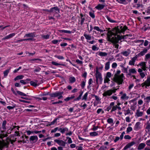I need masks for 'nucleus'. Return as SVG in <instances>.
<instances>
[{
    "instance_id": "nucleus-46",
    "label": "nucleus",
    "mask_w": 150,
    "mask_h": 150,
    "mask_svg": "<svg viewBox=\"0 0 150 150\" xmlns=\"http://www.w3.org/2000/svg\"><path fill=\"white\" fill-rule=\"evenodd\" d=\"M117 1L120 4H126L127 2L126 1V0H117Z\"/></svg>"
},
{
    "instance_id": "nucleus-10",
    "label": "nucleus",
    "mask_w": 150,
    "mask_h": 150,
    "mask_svg": "<svg viewBox=\"0 0 150 150\" xmlns=\"http://www.w3.org/2000/svg\"><path fill=\"white\" fill-rule=\"evenodd\" d=\"M125 134V132L124 131L121 133V135L120 136V137H116L115 139L114 140V142L115 143H116L120 139L122 140L123 139L124 135Z\"/></svg>"
},
{
    "instance_id": "nucleus-11",
    "label": "nucleus",
    "mask_w": 150,
    "mask_h": 150,
    "mask_svg": "<svg viewBox=\"0 0 150 150\" xmlns=\"http://www.w3.org/2000/svg\"><path fill=\"white\" fill-rule=\"evenodd\" d=\"M137 58V55L136 56L132 58L131 60H130L129 62V64L130 65L134 66L135 63Z\"/></svg>"
},
{
    "instance_id": "nucleus-31",
    "label": "nucleus",
    "mask_w": 150,
    "mask_h": 150,
    "mask_svg": "<svg viewBox=\"0 0 150 150\" xmlns=\"http://www.w3.org/2000/svg\"><path fill=\"white\" fill-rule=\"evenodd\" d=\"M105 5L103 4H99L96 6V8L98 10H100L103 9Z\"/></svg>"
},
{
    "instance_id": "nucleus-21",
    "label": "nucleus",
    "mask_w": 150,
    "mask_h": 150,
    "mask_svg": "<svg viewBox=\"0 0 150 150\" xmlns=\"http://www.w3.org/2000/svg\"><path fill=\"white\" fill-rule=\"evenodd\" d=\"M68 129L67 127H65L64 128H59V131H60V132L62 134L64 133L65 132H68Z\"/></svg>"
},
{
    "instance_id": "nucleus-49",
    "label": "nucleus",
    "mask_w": 150,
    "mask_h": 150,
    "mask_svg": "<svg viewBox=\"0 0 150 150\" xmlns=\"http://www.w3.org/2000/svg\"><path fill=\"white\" fill-rule=\"evenodd\" d=\"M90 16L92 18H94L95 17V16L93 11H90L89 12Z\"/></svg>"
},
{
    "instance_id": "nucleus-64",
    "label": "nucleus",
    "mask_w": 150,
    "mask_h": 150,
    "mask_svg": "<svg viewBox=\"0 0 150 150\" xmlns=\"http://www.w3.org/2000/svg\"><path fill=\"white\" fill-rule=\"evenodd\" d=\"M76 62L78 64H82L83 63V62L82 61H80L79 59H76Z\"/></svg>"
},
{
    "instance_id": "nucleus-38",
    "label": "nucleus",
    "mask_w": 150,
    "mask_h": 150,
    "mask_svg": "<svg viewBox=\"0 0 150 150\" xmlns=\"http://www.w3.org/2000/svg\"><path fill=\"white\" fill-rule=\"evenodd\" d=\"M144 60L146 61L150 60V54L148 53L146 55Z\"/></svg>"
},
{
    "instance_id": "nucleus-44",
    "label": "nucleus",
    "mask_w": 150,
    "mask_h": 150,
    "mask_svg": "<svg viewBox=\"0 0 150 150\" xmlns=\"http://www.w3.org/2000/svg\"><path fill=\"white\" fill-rule=\"evenodd\" d=\"M99 48L95 45H93L92 47V49L93 51H98Z\"/></svg>"
},
{
    "instance_id": "nucleus-15",
    "label": "nucleus",
    "mask_w": 150,
    "mask_h": 150,
    "mask_svg": "<svg viewBox=\"0 0 150 150\" xmlns=\"http://www.w3.org/2000/svg\"><path fill=\"white\" fill-rule=\"evenodd\" d=\"M141 123L139 122H136L134 127V129L135 131H138L141 129Z\"/></svg>"
},
{
    "instance_id": "nucleus-33",
    "label": "nucleus",
    "mask_w": 150,
    "mask_h": 150,
    "mask_svg": "<svg viewBox=\"0 0 150 150\" xmlns=\"http://www.w3.org/2000/svg\"><path fill=\"white\" fill-rule=\"evenodd\" d=\"M121 54H122L124 56H127L129 54L130 52L129 50L121 52Z\"/></svg>"
},
{
    "instance_id": "nucleus-13",
    "label": "nucleus",
    "mask_w": 150,
    "mask_h": 150,
    "mask_svg": "<svg viewBox=\"0 0 150 150\" xmlns=\"http://www.w3.org/2000/svg\"><path fill=\"white\" fill-rule=\"evenodd\" d=\"M144 112H143L140 111L138 109L136 110L135 116L137 118L142 116Z\"/></svg>"
},
{
    "instance_id": "nucleus-59",
    "label": "nucleus",
    "mask_w": 150,
    "mask_h": 150,
    "mask_svg": "<svg viewBox=\"0 0 150 150\" xmlns=\"http://www.w3.org/2000/svg\"><path fill=\"white\" fill-rule=\"evenodd\" d=\"M101 112H102V113H103L104 112V111L101 108L98 109L97 111V113L98 114L100 113Z\"/></svg>"
},
{
    "instance_id": "nucleus-12",
    "label": "nucleus",
    "mask_w": 150,
    "mask_h": 150,
    "mask_svg": "<svg viewBox=\"0 0 150 150\" xmlns=\"http://www.w3.org/2000/svg\"><path fill=\"white\" fill-rule=\"evenodd\" d=\"M139 65L142 67V68L144 71H145L146 70V69L148 67H146V62H140L139 64Z\"/></svg>"
},
{
    "instance_id": "nucleus-6",
    "label": "nucleus",
    "mask_w": 150,
    "mask_h": 150,
    "mask_svg": "<svg viewBox=\"0 0 150 150\" xmlns=\"http://www.w3.org/2000/svg\"><path fill=\"white\" fill-rule=\"evenodd\" d=\"M142 87L145 86L146 88L150 86V76H148L146 80L141 84Z\"/></svg>"
},
{
    "instance_id": "nucleus-63",
    "label": "nucleus",
    "mask_w": 150,
    "mask_h": 150,
    "mask_svg": "<svg viewBox=\"0 0 150 150\" xmlns=\"http://www.w3.org/2000/svg\"><path fill=\"white\" fill-rule=\"evenodd\" d=\"M26 132L27 133V134L28 135H29L32 134H33V131H31L30 130L26 131Z\"/></svg>"
},
{
    "instance_id": "nucleus-1",
    "label": "nucleus",
    "mask_w": 150,
    "mask_h": 150,
    "mask_svg": "<svg viewBox=\"0 0 150 150\" xmlns=\"http://www.w3.org/2000/svg\"><path fill=\"white\" fill-rule=\"evenodd\" d=\"M108 29L107 36L108 41L115 43V48H118L119 45L116 43L118 42L119 40L123 38V37L120 35V34L125 31V30L124 29H112L111 30H110V29Z\"/></svg>"
},
{
    "instance_id": "nucleus-43",
    "label": "nucleus",
    "mask_w": 150,
    "mask_h": 150,
    "mask_svg": "<svg viewBox=\"0 0 150 150\" xmlns=\"http://www.w3.org/2000/svg\"><path fill=\"white\" fill-rule=\"evenodd\" d=\"M37 81L36 82L34 81H31L30 82V84L34 86H38L37 83Z\"/></svg>"
},
{
    "instance_id": "nucleus-52",
    "label": "nucleus",
    "mask_w": 150,
    "mask_h": 150,
    "mask_svg": "<svg viewBox=\"0 0 150 150\" xmlns=\"http://www.w3.org/2000/svg\"><path fill=\"white\" fill-rule=\"evenodd\" d=\"M107 122L109 124L113 123V120L111 118H109L108 119Z\"/></svg>"
},
{
    "instance_id": "nucleus-20",
    "label": "nucleus",
    "mask_w": 150,
    "mask_h": 150,
    "mask_svg": "<svg viewBox=\"0 0 150 150\" xmlns=\"http://www.w3.org/2000/svg\"><path fill=\"white\" fill-rule=\"evenodd\" d=\"M80 16L81 17L80 23L81 25H82L85 21V15H83L82 13H80Z\"/></svg>"
},
{
    "instance_id": "nucleus-27",
    "label": "nucleus",
    "mask_w": 150,
    "mask_h": 150,
    "mask_svg": "<svg viewBox=\"0 0 150 150\" xmlns=\"http://www.w3.org/2000/svg\"><path fill=\"white\" fill-rule=\"evenodd\" d=\"M115 105V103L114 102H111L109 105L106 108V110L108 111H109L111 109H112V106Z\"/></svg>"
},
{
    "instance_id": "nucleus-2",
    "label": "nucleus",
    "mask_w": 150,
    "mask_h": 150,
    "mask_svg": "<svg viewBox=\"0 0 150 150\" xmlns=\"http://www.w3.org/2000/svg\"><path fill=\"white\" fill-rule=\"evenodd\" d=\"M121 72L120 70H117L113 78V81L118 85L122 84L125 79L124 74L123 73L120 74Z\"/></svg>"
},
{
    "instance_id": "nucleus-26",
    "label": "nucleus",
    "mask_w": 150,
    "mask_h": 150,
    "mask_svg": "<svg viewBox=\"0 0 150 150\" xmlns=\"http://www.w3.org/2000/svg\"><path fill=\"white\" fill-rule=\"evenodd\" d=\"M129 98L128 96L127 95V94L125 93L122 94V95L120 97L121 99H122L124 100H126L128 99Z\"/></svg>"
},
{
    "instance_id": "nucleus-24",
    "label": "nucleus",
    "mask_w": 150,
    "mask_h": 150,
    "mask_svg": "<svg viewBox=\"0 0 150 150\" xmlns=\"http://www.w3.org/2000/svg\"><path fill=\"white\" fill-rule=\"evenodd\" d=\"M50 12H56L57 13H59V10L58 7L56 6L52 8L50 10Z\"/></svg>"
},
{
    "instance_id": "nucleus-34",
    "label": "nucleus",
    "mask_w": 150,
    "mask_h": 150,
    "mask_svg": "<svg viewBox=\"0 0 150 150\" xmlns=\"http://www.w3.org/2000/svg\"><path fill=\"white\" fill-rule=\"evenodd\" d=\"M98 131L97 132H91L89 134L92 137H94L96 136H97L98 135Z\"/></svg>"
},
{
    "instance_id": "nucleus-47",
    "label": "nucleus",
    "mask_w": 150,
    "mask_h": 150,
    "mask_svg": "<svg viewBox=\"0 0 150 150\" xmlns=\"http://www.w3.org/2000/svg\"><path fill=\"white\" fill-rule=\"evenodd\" d=\"M62 41L61 40H54L52 41V42L54 44H56L58 42Z\"/></svg>"
},
{
    "instance_id": "nucleus-37",
    "label": "nucleus",
    "mask_w": 150,
    "mask_h": 150,
    "mask_svg": "<svg viewBox=\"0 0 150 150\" xmlns=\"http://www.w3.org/2000/svg\"><path fill=\"white\" fill-rule=\"evenodd\" d=\"M110 62L108 61L107 62L105 66V68L106 70H108L110 68Z\"/></svg>"
},
{
    "instance_id": "nucleus-57",
    "label": "nucleus",
    "mask_w": 150,
    "mask_h": 150,
    "mask_svg": "<svg viewBox=\"0 0 150 150\" xmlns=\"http://www.w3.org/2000/svg\"><path fill=\"white\" fill-rule=\"evenodd\" d=\"M56 57L59 59H63L64 58L62 56L57 55L55 56Z\"/></svg>"
},
{
    "instance_id": "nucleus-35",
    "label": "nucleus",
    "mask_w": 150,
    "mask_h": 150,
    "mask_svg": "<svg viewBox=\"0 0 150 150\" xmlns=\"http://www.w3.org/2000/svg\"><path fill=\"white\" fill-rule=\"evenodd\" d=\"M86 79H84L83 81H82L80 84V86L82 89H83L86 85Z\"/></svg>"
},
{
    "instance_id": "nucleus-61",
    "label": "nucleus",
    "mask_w": 150,
    "mask_h": 150,
    "mask_svg": "<svg viewBox=\"0 0 150 150\" xmlns=\"http://www.w3.org/2000/svg\"><path fill=\"white\" fill-rule=\"evenodd\" d=\"M93 83V81L92 79L91 78L89 79L88 81V84L90 86H91V85Z\"/></svg>"
},
{
    "instance_id": "nucleus-16",
    "label": "nucleus",
    "mask_w": 150,
    "mask_h": 150,
    "mask_svg": "<svg viewBox=\"0 0 150 150\" xmlns=\"http://www.w3.org/2000/svg\"><path fill=\"white\" fill-rule=\"evenodd\" d=\"M129 73L127 74V76L128 75L129 76H131L132 74H136L137 72L136 70V69L135 68H132L130 69L129 70Z\"/></svg>"
},
{
    "instance_id": "nucleus-22",
    "label": "nucleus",
    "mask_w": 150,
    "mask_h": 150,
    "mask_svg": "<svg viewBox=\"0 0 150 150\" xmlns=\"http://www.w3.org/2000/svg\"><path fill=\"white\" fill-rule=\"evenodd\" d=\"M96 54L101 57L106 56L107 55V53L105 52H96Z\"/></svg>"
},
{
    "instance_id": "nucleus-14",
    "label": "nucleus",
    "mask_w": 150,
    "mask_h": 150,
    "mask_svg": "<svg viewBox=\"0 0 150 150\" xmlns=\"http://www.w3.org/2000/svg\"><path fill=\"white\" fill-rule=\"evenodd\" d=\"M38 138L37 136L33 135L31 136L29 139L30 142L33 143H35L38 140Z\"/></svg>"
},
{
    "instance_id": "nucleus-3",
    "label": "nucleus",
    "mask_w": 150,
    "mask_h": 150,
    "mask_svg": "<svg viewBox=\"0 0 150 150\" xmlns=\"http://www.w3.org/2000/svg\"><path fill=\"white\" fill-rule=\"evenodd\" d=\"M95 76L96 79V81L97 83H98V81H99L101 83L103 81V79L102 74L99 71L98 68H97L96 69Z\"/></svg>"
},
{
    "instance_id": "nucleus-9",
    "label": "nucleus",
    "mask_w": 150,
    "mask_h": 150,
    "mask_svg": "<svg viewBox=\"0 0 150 150\" xmlns=\"http://www.w3.org/2000/svg\"><path fill=\"white\" fill-rule=\"evenodd\" d=\"M149 49H150V43L149 44V46L148 47L146 48H144L143 50L139 53L137 55H138V56H143L147 53L148 50Z\"/></svg>"
},
{
    "instance_id": "nucleus-54",
    "label": "nucleus",
    "mask_w": 150,
    "mask_h": 150,
    "mask_svg": "<svg viewBox=\"0 0 150 150\" xmlns=\"http://www.w3.org/2000/svg\"><path fill=\"white\" fill-rule=\"evenodd\" d=\"M60 32L64 33H70L71 32L70 31L67 30H60Z\"/></svg>"
},
{
    "instance_id": "nucleus-39",
    "label": "nucleus",
    "mask_w": 150,
    "mask_h": 150,
    "mask_svg": "<svg viewBox=\"0 0 150 150\" xmlns=\"http://www.w3.org/2000/svg\"><path fill=\"white\" fill-rule=\"evenodd\" d=\"M88 92H86L83 95L82 98V100H86L87 99Z\"/></svg>"
},
{
    "instance_id": "nucleus-29",
    "label": "nucleus",
    "mask_w": 150,
    "mask_h": 150,
    "mask_svg": "<svg viewBox=\"0 0 150 150\" xmlns=\"http://www.w3.org/2000/svg\"><path fill=\"white\" fill-rule=\"evenodd\" d=\"M52 64L55 66H65V65L64 64L59 63L54 61H52L51 62Z\"/></svg>"
},
{
    "instance_id": "nucleus-42",
    "label": "nucleus",
    "mask_w": 150,
    "mask_h": 150,
    "mask_svg": "<svg viewBox=\"0 0 150 150\" xmlns=\"http://www.w3.org/2000/svg\"><path fill=\"white\" fill-rule=\"evenodd\" d=\"M10 69H7L4 72V76L5 77L6 76L9 72Z\"/></svg>"
},
{
    "instance_id": "nucleus-36",
    "label": "nucleus",
    "mask_w": 150,
    "mask_h": 150,
    "mask_svg": "<svg viewBox=\"0 0 150 150\" xmlns=\"http://www.w3.org/2000/svg\"><path fill=\"white\" fill-rule=\"evenodd\" d=\"M24 77V76L23 75H19L15 77L14 79V80L15 81H16L19 79H23Z\"/></svg>"
},
{
    "instance_id": "nucleus-32",
    "label": "nucleus",
    "mask_w": 150,
    "mask_h": 150,
    "mask_svg": "<svg viewBox=\"0 0 150 150\" xmlns=\"http://www.w3.org/2000/svg\"><path fill=\"white\" fill-rule=\"evenodd\" d=\"M69 82L70 83H73L76 81V79L74 76L70 77L69 78Z\"/></svg>"
},
{
    "instance_id": "nucleus-40",
    "label": "nucleus",
    "mask_w": 150,
    "mask_h": 150,
    "mask_svg": "<svg viewBox=\"0 0 150 150\" xmlns=\"http://www.w3.org/2000/svg\"><path fill=\"white\" fill-rule=\"evenodd\" d=\"M16 92L17 93V94H18V95L23 96H27V95L26 94L21 92L18 91H17Z\"/></svg>"
},
{
    "instance_id": "nucleus-7",
    "label": "nucleus",
    "mask_w": 150,
    "mask_h": 150,
    "mask_svg": "<svg viewBox=\"0 0 150 150\" xmlns=\"http://www.w3.org/2000/svg\"><path fill=\"white\" fill-rule=\"evenodd\" d=\"M54 142L59 146L63 147L65 146L66 144V143L62 140L56 139L54 140Z\"/></svg>"
},
{
    "instance_id": "nucleus-23",
    "label": "nucleus",
    "mask_w": 150,
    "mask_h": 150,
    "mask_svg": "<svg viewBox=\"0 0 150 150\" xmlns=\"http://www.w3.org/2000/svg\"><path fill=\"white\" fill-rule=\"evenodd\" d=\"M146 130L150 133V123L149 121L147 122L146 126Z\"/></svg>"
},
{
    "instance_id": "nucleus-45",
    "label": "nucleus",
    "mask_w": 150,
    "mask_h": 150,
    "mask_svg": "<svg viewBox=\"0 0 150 150\" xmlns=\"http://www.w3.org/2000/svg\"><path fill=\"white\" fill-rule=\"evenodd\" d=\"M110 81V80L109 78L105 77L104 79V83H108Z\"/></svg>"
},
{
    "instance_id": "nucleus-50",
    "label": "nucleus",
    "mask_w": 150,
    "mask_h": 150,
    "mask_svg": "<svg viewBox=\"0 0 150 150\" xmlns=\"http://www.w3.org/2000/svg\"><path fill=\"white\" fill-rule=\"evenodd\" d=\"M117 109V105H113L112 106V109L111 112H112L113 111H115Z\"/></svg>"
},
{
    "instance_id": "nucleus-4",
    "label": "nucleus",
    "mask_w": 150,
    "mask_h": 150,
    "mask_svg": "<svg viewBox=\"0 0 150 150\" xmlns=\"http://www.w3.org/2000/svg\"><path fill=\"white\" fill-rule=\"evenodd\" d=\"M63 93V92H59L57 91L56 92L52 94L51 95V97L54 98L58 97V99H60L63 98L62 94Z\"/></svg>"
},
{
    "instance_id": "nucleus-28",
    "label": "nucleus",
    "mask_w": 150,
    "mask_h": 150,
    "mask_svg": "<svg viewBox=\"0 0 150 150\" xmlns=\"http://www.w3.org/2000/svg\"><path fill=\"white\" fill-rule=\"evenodd\" d=\"M125 112L124 114L125 115L130 114L132 115L133 114V112H131V111L129 109H128L127 110H124Z\"/></svg>"
},
{
    "instance_id": "nucleus-19",
    "label": "nucleus",
    "mask_w": 150,
    "mask_h": 150,
    "mask_svg": "<svg viewBox=\"0 0 150 150\" xmlns=\"http://www.w3.org/2000/svg\"><path fill=\"white\" fill-rule=\"evenodd\" d=\"M16 33H12L8 35L2 39V40H4L6 39H8L12 38L13 37L15 36L16 35Z\"/></svg>"
},
{
    "instance_id": "nucleus-62",
    "label": "nucleus",
    "mask_w": 150,
    "mask_h": 150,
    "mask_svg": "<svg viewBox=\"0 0 150 150\" xmlns=\"http://www.w3.org/2000/svg\"><path fill=\"white\" fill-rule=\"evenodd\" d=\"M131 138V137L128 135H125L124 136V139H130Z\"/></svg>"
},
{
    "instance_id": "nucleus-56",
    "label": "nucleus",
    "mask_w": 150,
    "mask_h": 150,
    "mask_svg": "<svg viewBox=\"0 0 150 150\" xmlns=\"http://www.w3.org/2000/svg\"><path fill=\"white\" fill-rule=\"evenodd\" d=\"M57 119L56 118L54 119L52 122H51L50 124V125H52L56 123Z\"/></svg>"
},
{
    "instance_id": "nucleus-30",
    "label": "nucleus",
    "mask_w": 150,
    "mask_h": 150,
    "mask_svg": "<svg viewBox=\"0 0 150 150\" xmlns=\"http://www.w3.org/2000/svg\"><path fill=\"white\" fill-rule=\"evenodd\" d=\"M35 37V35L33 33H29L26 34L24 36V37H27L29 38H33Z\"/></svg>"
},
{
    "instance_id": "nucleus-25",
    "label": "nucleus",
    "mask_w": 150,
    "mask_h": 150,
    "mask_svg": "<svg viewBox=\"0 0 150 150\" xmlns=\"http://www.w3.org/2000/svg\"><path fill=\"white\" fill-rule=\"evenodd\" d=\"M146 146V144L144 143H141L139 144L137 147L138 149L141 150L143 149Z\"/></svg>"
},
{
    "instance_id": "nucleus-48",
    "label": "nucleus",
    "mask_w": 150,
    "mask_h": 150,
    "mask_svg": "<svg viewBox=\"0 0 150 150\" xmlns=\"http://www.w3.org/2000/svg\"><path fill=\"white\" fill-rule=\"evenodd\" d=\"M132 128L131 127H129L127 129L126 132H127V133H128L129 132L132 131Z\"/></svg>"
},
{
    "instance_id": "nucleus-5",
    "label": "nucleus",
    "mask_w": 150,
    "mask_h": 150,
    "mask_svg": "<svg viewBox=\"0 0 150 150\" xmlns=\"http://www.w3.org/2000/svg\"><path fill=\"white\" fill-rule=\"evenodd\" d=\"M6 134L4 135V136L0 137V149L2 150L3 148L7 145V143L4 141L2 139L5 137H6Z\"/></svg>"
},
{
    "instance_id": "nucleus-55",
    "label": "nucleus",
    "mask_w": 150,
    "mask_h": 150,
    "mask_svg": "<svg viewBox=\"0 0 150 150\" xmlns=\"http://www.w3.org/2000/svg\"><path fill=\"white\" fill-rule=\"evenodd\" d=\"M112 76V74L111 72H108L106 73V76L105 77L110 78Z\"/></svg>"
},
{
    "instance_id": "nucleus-8",
    "label": "nucleus",
    "mask_w": 150,
    "mask_h": 150,
    "mask_svg": "<svg viewBox=\"0 0 150 150\" xmlns=\"http://www.w3.org/2000/svg\"><path fill=\"white\" fill-rule=\"evenodd\" d=\"M115 92V90H109L105 92L103 94V96H110L113 93Z\"/></svg>"
},
{
    "instance_id": "nucleus-41",
    "label": "nucleus",
    "mask_w": 150,
    "mask_h": 150,
    "mask_svg": "<svg viewBox=\"0 0 150 150\" xmlns=\"http://www.w3.org/2000/svg\"><path fill=\"white\" fill-rule=\"evenodd\" d=\"M84 36L85 37L86 39L88 40H90L91 39V37L89 35H87L85 33L84 34Z\"/></svg>"
},
{
    "instance_id": "nucleus-58",
    "label": "nucleus",
    "mask_w": 150,
    "mask_h": 150,
    "mask_svg": "<svg viewBox=\"0 0 150 150\" xmlns=\"http://www.w3.org/2000/svg\"><path fill=\"white\" fill-rule=\"evenodd\" d=\"M117 66V64L115 62L113 63L112 65V68H115Z\"/></svg>"
},
{
    "instance_id": "nucleus-51",
    "label": "nucleus",
    "mask_w": 150,
    "mask_h": 150,
    "mask_svg": "<svg viewBox=\"0 0 150 150\" xmlns=\"http://www.w3.org/2000/svg\"><path fill=\"white\" fill-rule=\"evenodd\" d=\"M59 128L58 127H56L53 129H52L51 131V133H54L56 132L57 130L59 131Z\"/></svg>"
},
{
    "instance_id": "nucleus-60",
    "label": "nucleus",
    "mask_w": 150,
    "mask_h": 150,
    "mask_svg": "<svg viewBox=\"0 0 150 150\" xmlns=\"http://www.w3.org/2000/svg\"><path fill=\"white\" fill-rule=\"evenodd\" d=\"M150 43V42H149L147 40H145L144 42V46H147L148 44Z\"/></svg>"
},
{
    "instance_id": "nucleus-17",
    "label": "nucleus",
    "mask_w": 150,
    "mask_h": 150,
    "mask_svg": "<svg viewBox=\"0 0 150 150\" xmlns=\"http://www.w3.org/2000/svg\"><path fill=\"white\" fill-rule=\"evenodd\" d=\"M135 143L134 142H132L128 143L126 146H125L122 150H125L128 148H130L131 146H133Z\"/></svg>"
},
{
    "instance_id": "nucleus-53",
    "label": "nucleus",
    "mask_w": 150,
    "mask_h": 150,
    "mask_svg": "<svg viewBox=\"0 0 150 150\" xmlns=\"http://www.w3.org/2000/svg\"><path fill=\"white\" fill-rule=\"evenodd\" d=\"M66 138L68 139L67 142L68 144H71L72 143L71 139L69 137H67Z\"/></svg>"
},
{
    "instance_id": "nucleus-18",
    "label": "nucleus",
    "mask_w": 150,
    "mask_h": 150,
    "mask_svg": "<svg viewBox=\"0 0 150 150\" xmlns=\"http://www.w3.org/2000/svg\"><path fill=\"white\" fill-rule=\"evenodd\" d=\"M6 120H4L3 121L2 125V129H3V130H1L2 132H5L6 131Z\"/></svg>"
}]
</instances>
